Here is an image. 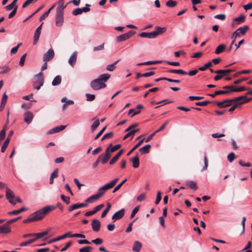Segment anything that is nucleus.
Instances as JSON below:
<instances>
[{
    "mask_svg": "<svg viewBox=\"0 0 252 252\" xmlns=\"http://www.w3.org/2000/svg\"><path fill=\"white\" fill-rule=\"evenodd\" d=\"M56 208V207L53 205L46 206L31 215L28 218L23 220V222L27 223L41 220L45 215Z\"/></svg>",
    "mask_w": 252,
    "mask_h": 252,
    "instance_id": "nucleus-1",
    "label": "nucleus"
},
{
    "mask_svg": "<svg viewBox=\"0 0 252 252\" xmlns=\"http://www.w3.org/2000/svg\"><path fill=\"white\" fill-rule=\"evenodd\" d=\"M119 180V178H117L111 181L110 183L105 185L103 187L100 188L98 189L97 194L100 197L102 196L105 193V192L112 188H113Z\"/></svg>",
    "mask_w": 252,
    "mask_h": 252,
    "instance_id": "nucleus-2",
    "label": "nucleus"
},
{
    "mask_svg": "<svg viewBox=\"0 0 252 252\" xmlns=\"http://www.w3.org/2000/svg\"><path fill=\"white\" fill-rule=\"evenodd\" d=\"M252 99V98H248L246 96H240L231 99V103H235L233 106H235V108L236 109L241 105L249 102Z\"/></svg>",
    "mask_w": 252,
    "mask_h": 252,
    "instance_id": "nucleus-3",
    "label": "nucleus"
},
{
    "mask_svg": "<svg viewBox=\"0 0 252 252\" xmlns=\"http://www.w3.org/2000/svg\"><path fill=\"white\" fill-rule=\"evenodd\" d=\"M44 78L43 73L40 72L36 74L34 77V81L33 82V88L37 90L40 89V87L43 85Z\"/></svg>",
    "mask_w": 252,
    "mask_h": 252,
    "instance_id": "nucleus-4",
    "label": "nucleus"
},
{
    "mask_svg": "<svg viewBox=\"0 0 252 252\" xmlns=\"http://www.w3.org/2000/svg\"><path fill=\"white\" fill-rule=\"evenodd\" d=\"M90 86L94 90H98L106 87V85L104 83L101 82L98 79L93 80L91 82Z\"/></svg>",
    "mask_w": 252,
    "mask_h": 252,
    "instance_id": "nucleus-5",
    "label": "nucleus"
},
{
    "mask_svg": "<svg viewBox=\"0 0 252 252\" xmlns=\"http://www.w3.org/2000/svg\"><path fill=\"white\" fill-rule=\"evenodd\" d=\"M5 197L9 202L11 204L15 205L16 204V202L14 200V198L15 197L14 192L7 188L6 189Z\"/></svg>",
    "mask_w": 252,
    "mask_h": 252,
    "instance_id": "nucleus-6",
    "label": "nucleus"
},
{
    "mask_svg": "<svg viewBox=\"0 0 252 252\" xmlns=\"http://www.w3.org/2000/svg\"><path fill=\"white\" fill-rule=\"evenodd\" d=\"M55 54L53 49H50L43 57V60L45 62H47L52 59L54 57Z\"/></svg>",
    "mask_w": 252,
    "mask_h": 252,
    "instance_id": "nucleus-7",
    "label": "nucleus"
},
{
    "mask_svg": "<svg viewBox=\"0 0 252 252\" xmlns=\"http://www.w3.org/2000/svg\"><path fill=\"white\" fill-rule=\"evenodd\" d=\"M13 131L12 130H11L9 133H8V135L6 138V139H5V140L4 141V143H3L2 146H1V152L2 153H3L5 152L9 142H10V138L13 135Z\"/></svg>",
    "mask_w": 252,
    "mask_h": 252,
    "instance_id": "nucleus-8",
    "label": "nucleus"
},
{
    "mask_svg": "<svg viewBox=\"0 0 252 252\" xmlns=\"http://www.w3.org/2000/svg\"><path fill=\"white\" fill-rule=\"evenodd\" d=\"M11 227L6 222L4 224L0 226V234H8L11 232Z\"/></svg>",
    "mask_w": 252,
    "mask_h": 252,
    "instance_id": "nucleus-9",
    "label": "nucleus"
},
{
    "mask_svg": "<svg viewBox=\"0 0 252 252\" xmlns=\"http://www.w3.org/2000/svg\"><path fill=\"white\" fill-rule=\"evenodd\" d=\"M111 157L110 154H109L108 151L105 150V152L104 154H101L98 158H100V160L101 161L102 164H105Z\"/></svg>",
    "mask_w": 252,
    "mask_h": 252,
    "instance_id": "nucleus-10",
    "label": "nucleus"
},
{
    "mask_svg": "<svg viewBox=\"0 0 252 252\" xmlns=\"http://www.w3.org/2000/svg\"><path fill=\"white\" fill-rule=\"evenodd\" d=\"M63 13H56V25L58 27H60L63 25Z\"/></svg>",
    "mask_w": 252,
    "mask_h": 252,
    "instance_id": "nucleus-11",
    "label": "nucleus"
},
{
    "mask_svg": "<svg viewBox=\"0 0 252 252\" xmlns=\"http://www.w3.org/2000/svg\"><path fill=\"white\" fill-rule=\"evenodd\" d=\"M125 209H122L119 211L116 212L112 216V219L116 220L122 219L125 215Z\"/></svg>",
    "mask_w": 252,
    "mask_h": 252,
    "instance_id": "nucleus-12",
    "label": "nucleus"
},
{
    "mask_svg": "<svg viewBox=\"0 0 252 252\" xmlns=\"http://www.w3.org/2000/svg\"><path fill=\"white\" fill-rule=\"evenodd\" d=\"M87 203H76L68 207V211L71 212L73 210L81 208L87 207L88 206Z\"/></svg>",
    "mask_w": 252,
    "mask_h": 252,
    "instance_id": "nucleus-13",
    "label": "nucleus"
},
{
    "mask_svg": "<svg viewBox=\"0 0 252 252\" xmlns=\"http://www.w3.org/2000/svg\"><path fill=\"white\" fill-rule=\"evenodd\" d=\"M92 227L94 231H99L100 228V222L99 220L96 219L93 220L92 222Z\"/></svg>",
    "mask_w": 252,
    "mask_h": 252,
    "instance_id": "nucleus-14",
    "label": "nucleus"
},
{
    "mask_svg": "<svg viewBox=\"0 0 252 252\" xmlns=\"http://www.w3.org/2000/svg\"><path fill=\"white\" fill-rule=\"evenodd\" d=\"M43 23L36 29L33 37V43L36 44L37 41L39 39L40 34L41 33V31L42 29V26L43 25Z\"/></svg>",
    "mask_w": 252,
    "mask_h": 252,
    "instance_id": "nucleus-15",
    "label": "nucleus"
},
{
    "mask_svg": "<svg viewBox=\"0 0 252 252\" xmlns=\"http://www.w3.org/2000/svg\"><path fill=\"white\" fill-rule=\"evenodd\" d=\"M231 99H225L222 101L215 102V103L220 108L229 107L231 105Z\"/></svg>",
    "mask_w": 252,
    "mask_h": 252,
    "instance_id": "nucleus-16",
    "label": "nucleus"
},
{
    "mask_svg": "<svg viewBox=\"0 0 252 252\" xmlns=\"http://www.w3.org/2000/svg\"><path fill=\"white\" fill-rule=\"evenodd\" d=\"M33 117V114L30 111H26L24 114V121L28 124L32 122Z\"/></svg>",
    "mask_w": 252,
    "mask_h": 252,
    "instance_id": "nucleus-17",
    "label": "nucleus"
},
{
    "mask_svg": "<svg viewBox=\"0 0 252 252\" xmlns=\"http://www.w3.org/2000/svg\"><path fill=\"white\" fill-rule=\"evenodd\" d=\"M121 147V145L120 144L116 145L114 146H112V144H110L106 149V150L108 151V152L111 155V153H113L118 149H119Z\"/></svg>",
    "mask_w": 252,
    "mask_h": 252,
    "instance_id": "nucleus-18",
    "label": "nucleus"
},
{
    "mask_svg": "<svg viewBox=\"0 0 252 252\" xmlns=\"http://www.w3.org/2000/svg\"><path fill=\"white\" fill-rule=\"evenodd\" d=\"M66 126H63V125H61V126H56V127H55L50 129L47 132V133L49 134H53V133L59 132H60L61 131H62L64 129H65Z\"/></svg>",
    "mask_w": 252,
    "mask_h": 252,
    "instance_id": "nucleus-19",
    "label": "nucleus"
},
{
    "mask_svg": "<svg viewBox=\"0 0 252 252\" xmlns=\"http://www.w3.org/2000/svg\"><path fill=\"white\" fill-rule=\"evenodd\" d=\"M139 36L144 38H155L157 36V34L154 33L153 32H141Z\"/></svg>",
    "mask_w": 252,
    "mask_h": 252,
    "instance_id": "nucleus-20",
    "label": "nucleus"
},
{
    "mask_svg": "<svg viewBox=\"0 0 252 252\" xmlns=\"http://www.w3.org/2000/svg\"><path fill=\"white\" fill-rule=\"evenodd\" d=\"M77 57V53L74 52L71 55V56L70 57V58L68 60V63L72 67H73L76 63Z\"/></svg>",
    "mask_w": 252,
    "mask_h": 252,
    "instance_id": "nucleus-21",
    "label": "nucleus"
},
{
    "mask_svg": "<svg viewBox=\"0 0 252 252\" xmlns=\"http://www.w3.org/2000/svg\"><path fill=\"white\" fill-rule=\"evenodd\" d=\"M142 246V244L140 242L138 241H135L133 244L132 251L135 252H139L141 250Z\"/></svg>",
    "mask_w": 252,
    "mask_h": 252,
    "instance_id": "nucleus-22",
    "label": "nucleus"
},
{
    "mask_svg": "<svg viewBox=\"0 0 252 252\" xmlns=\"http://www.w3.org/2000/svg\"><path fill=\"white\" fill-rule=\"evenodd\" d=\"M124 151L121 150L119 152L110 160L109 164L112 165L115 163L119 158L123 154Z\"/></svg>",
    "mask_w": 252,
    "mask_h": 252,
    "instance_id": "nucleus-23",
    "label": "nucleus"
},
{
    "mask_svg": "<svg viewBox=\"0 0 252 252\" xmlns=\"http://www.w3.org/2000/svg\"><path fill=\"white\" fill-rule=\"evenodd\" d=\"M231 70L230 69H220L215 71V73L218 74H221L222 77L228 76L229 73L231 72Z\"/></svg>",
    "mask_w": 252,
    "mask_h": 252,
    "instance_id": "nucleus-24",
    "label": "nucleus"
},
{
    "mask_svg": "<svg viewBox=\"0 0 252 252\" xmlns=\"http://www.w3.org/2000/svg\"><path fill=\"white\" fill-rule=\"evenodd\" d=\"M100 197L99 196V195L97 194V193L93 195L88 198H87L85 201L86 202L88 203H93L95 201L97 200L98 199H99Z\"/></svg>",
    "mask_w": 252,
    "mask_h": 252,
    "instance_id": "nucleus-25",
    "label": "nucleus"
},
{
    "mask_svg": "<svg viewBox=\"0 0 252 252\" xmlns=\"http://www.w3.org/2000/svg\"><path fill=\"white\" fill-rule=\"evenodd\" d=\"M150 148L151 145L148 144L140 148L139 149V151L142 154H146L149 153Z\"/></svg>",
    "mask_w": 252,
    "mask_h": 252,
    "instance_id": "nucleus-26",
    "label": "nucleus"
},
{
    "mask_svg": "<svg viewBox=\"0 0 252 252\" xmlns=\"http://www.w3.org/2000/svg\"><path fill=\"white\" fill-rule=\"evenodd\" d=\"M59 5L57 8V12L63 13V9L66 7L67 4L63 5V0H61L59 2Z\"/></svg>",
    "mask_w": 252,
    "mask_h": 252,
    "instance_id": "nucleus-27",
    "label": "nucleus"
},
{
    "mask_svg": "<svg viewBox=\"0 0 252 252\" xmlns=\"http://www.w3.org/2000/svg\"><path fill=\"white\" fill-rule=\"evenodd\" d=\"M50 229H49L45 231H43L41 233H34V236H35V237L34 239H36V241L39 238H41L46 235H47L49 232L50 231Z\"/></svg>",
    "mask_w": 252,
    "mask_h": 252,
    "instance_id": "nucleus-28",
    "label": "nucleus"
},
{
    "mask_svg": "<svg viewBox=\"0 0 252 252\" xmlns=\"http://www.w3.org/2000/svg\"><path fill=\"white\" fill-rule=\"evenodd\" d=\"M132 162V165L134 168H137L139 166V159L137 156H135L130 159Z\"/></svg>",
    "mask_w": 252,
    "mask_h": 252,
    "instance_id": "nucleus-29",
    "label": "nucleus"
},
{
    "mask_svg": "<svg viewBox=\"0 0 252 252\" xmlns=\"http://www.w3.org/2000/svg\"><path fill=\"white\" fill-rule=\"evenodd\" d=\"M27 210V209L25 207H22L20 209L13 210L10 212H8V214L9 215H17L24 211Z\"/></svg>",
    "mask_w": 252,
    "mask_h": 252,
    "instance_id": "nucleus-30",
    "label": "nucleus"
},
{
    "mask_svg": "<svg viewBox=\"0 0 252 252\" xmlns=\"http://www.w3.org/2000/svg\"><path fill=\"white\" fill-rule=\"evenodd\" d=\"M110 77V75L108 74H103L100 75L97 78L101 82H106Z\"/></svg>",
    "mask_w": 252,
    "mask_h": 252,
    "instance_id": "nucleus-31",
    "label": "nucleus"
},
{
    "mask_svg": "<svg viewBox=\"0 0 252 252\" xmlns=\"http://www.w3.org/2000/svg\"><path fill=\"white\" fill-rule=\"evenodd\" d=\"M67 237H70V232H68V233H66L65 234H64L63 235H62V236H60L57 238H56L54 239H53L51 242H56V241H59V240H61L62 239H64Z\"/></svg>",
    "mask_w": 252,
    "mask_h": 252,
    "instance_id": "nucleus-32",
    "label": "nucleus"
},
{
    "mask_svg": "<svg viewBox=\"0 0 252 252\" xmlns=\"http://www.w3.org/2000/svg\"><path fill=\"white\" fill-rule=\"evenodd\" d=\"M145 139L143 138L139 141L138 143L127 153V156H130L136 149H137L144 142Z\"/></svg>",
    "mask_w": 252,
    "mask_h": 252,
    "instance_id": "nucleus-33",
    "label": "nucleus"
},
{
    "mask_svg": "<svg viewBox=\"0 0 252 252\" xmlns=\"http://www.w3.org/2000/svg\"><path fill=\"white\" fill-rule=\"evenodd\" d=\"M168 72L171 73L180 74L182 75H187V72L184 71L182 69H170L168 70Z\"/></svg>",
    "mask_w": 252,
    "mask_h": 252,
    "instance_id": "nucleus-34",
    "label": "nucleus"
},
{
    "mask_svg": "<svg viewBox=\"0 0 252 252\" xmlns=\"http://www.w3.org/2000/svg\"><path fill=\"white\" fill-rule=\"evenodd\" d=\"M225 48H226V46L225 45L220 44L217 47L215 53L216 54H219L222 53L224 51V50L225 49Z\"/></svg>",
    "mask_w": 252,
    "mask_h": 252,
    "instance_id": "nucleus-35",
    "label": "nucleus"
},
{
    "mask_svg": "<svg viewBox=\"0 0 252 252\" xmlns=\"http://www.w3.org/2000/svg\"><path fill=\"white\" fill-rule=\"evenodd\" d=\"M187 185L191 189L196 190L197 189V186L196 183L193 181H189L187 182Z\"/></svg>",
    "mask_w": 252,
    "mask_h": 252,
    "instance_id": "nucleus-36",
    "label": "nucleus"
},
{
    "mask_svg": "<svg viewBox=\"0 0 252 252\" xmlns=\"http://www.w3.org/2000/svg\"><path fill=\"white\" fill-rule=\"evenodd\" d=\"M156 31L155 32H153L157 34V36H158L159 34L164 32L166 30V28H164V27L161 28V27H157L156 28Z\"/></svg>",
    "mask_w": 252,
    "mask_h": 252,
    "instance_id": "nucleus-37",
    "label": "nucleus"
},
{
    "mask_svg": "<svg viewBox=\"0 0 252 252\" xmlns=\"http://www.w3.org/2000/svg\"><path fill=\"white\" fill-rule=\"evenodd\" d=\"M62 78L60 76L58 75L55 77L52 81V84L53 86H57L61 83Z\"/></svg>",
    "mask_w": 252,
    "mask_h": 252,
    "instance_id": "nucleus-38",
    "label": "nucleus"
},
{
    "mask_svg": "<svg viewBox=\"0 0 252 252\" xmlns=\"http://www.w3.org/2000/svg\"><path fill=\"white\" fill-rule=\"evenodd\" d=\"M229 92L224 91L222 90L217 91L214 94H210L209 95L212 97H214L217 95L228 94Z\"/></svg>",
    "mask_w": 252,
    "mask_h": 252,
    "instance_id": "nucleus-39",
    "label": "nucleus"
},
{
    "mask_svg": "<svg viewBox=\"0 0 252 252\" xmlns=\"http://www.w3.org/2000/svg\"><path fill=\"white\" fill-rule=\"evenodd\" d=\"M249 28L247 26H244L242 27H240L238 28L236 31L239 32V33H241L242 34L244 35L246 32L247 31L249 30Z\"/></svg>",
    "mask_w": 252,
    "mask_h": 252,
    "instance_id": "nucleus-40",
    "label": "nucleus"
},
{
    "mask_svg": "<svg viewBox=\"0 0 252 252\" xmlns=\"http://www.w3.org/2000/svg\"><path fill=\"white\" fill-rule=\"evenodd\" d=\"M236 88L235 86L230 85V86H224L222 87V88L225 90H223L224 91L229 92L228 94H230L231 92H234V88Z\"/></svg>",
    "mask_w": 252,
    "mask_h": 252,
    "instance_id": "nucleus-41",
    "label": "nucleus"
},
{
    "mask_svg": "<svg viewBox=\"0 0 252 252\" xmlns=\"http://www.w3.org/2000/svg\"><path fill=\"white\" fill-rule=\"evenodd\" d=\"M111 204L110 203H107L106 208L103 211V212L102 213V214L101 215V218H103L106 216V215L108 213V211L111 209Z\"/></svg>",
    "mask_w": 252,
    "mask_h": 252,
    "instance_id": "nucleus-42",
    "label": "nucleus"
},
{
    "mask_svg": "<svg viewBox=\"0 0 252 252\" xmlns=\"http://www.w3.org/2000/svg\"><path fill=\"white\" fill-rule=\"evenodd\" d=\"M100 123L99 119H96L91 126V130L92 132L94 131L96 128L99 126Z\"/></svg>",
    "mask_w": 252,
    "mask_h": 252,
    "instance_id": "nucleus-43",
    "label": "nucleus"
},
{
    "mask_svg": "<svg viewBox=\"0 0 252 252\" xmlns=\"http://www.w3.org/2000/svg\"><path fill=\"white\" fill-rule=\"evenodd\" d=\"M128 38V36L126 33H124L120 36H117V39L118 42H122L125 41Z\"/></svg>",
    "mask_w": 252,
    "mask_h": 252,
    "instance_id": "nucleus-44",
    "label": "nucleus"
},
{
    "mask_svg": "<svg viewBox=\"0 0 252 252\" xmlns=\"http://www.w3.org/2000/svg\"><path fill=\"white\" fill-rule=\"evenodd\" d=\"M93 248L91 246H85L79 250V252H92Z\"/></svg>",
    "mask_w": 252,
    "mask_h": 252,
    "instance_id": "nucleus-45",
    "label": "nucleus"
},
{
    "mask_svg": "<svg viewBox=\"0 0 252 252\" xmlns=\"http://www.w3.org/2000/svg\"><path fill=\"white\" fill-rule=\"evenodd\" d=\"M119 61V60H118L113 63L107 65L106 70L110 71H113L116 68L115 65L118 63Z\"/></svg>",
    "mask_w": 252,
    "mask_h": 252,
    "instance_id": "nucleus-46",
    "label": "nucleus"
},
{
    "mask_svg": "<svg viewBox=\"0 0 252 252\" xmlns=\"http://www.w3.org/2000/svg\"><path fill=\"white\" fill-rule=\"evenodd\" d=\"M213 65L212 63L211 62H209L204 64L203 66H201L199 68V70L200 71H205L208 68L212 66Z\"/></svg>",
    "mask_w": 252,
    "mask_h": 252,
    "instance_id": "nucleus-47",
    "label": "nucleus"
},
{
    "mask_svg": "<svg viewBox=\"0 0 252 252\" xmlns=\"http://www.w3.org/2000/svg\"><path fill=\"white\" fill-rule=\"evenodd\" d=\"M127 181V179H125V180H124L123 181H122L119 185H118L113 189L112 192L113 193H115L116 192L117 190H118L121 188V187L126 182V181Z\"/></svg>",
    "mask_w": 252,
    "mask_h": 252,
    "instance_id": "nucleus-48",
    "label": "nucleus"
},
{
    "mask_svg": "<svg viewBox=\"0 0 252 252\" xmlns=\"http://www.w3.org/2000/svg\"><path fill=\"white\" fill-rule=\"evenodd\" d=\"M16 7H17V8H18L17 4L14 3L13 2H12L10 4L5 6V8L6 10L10 11L12 9L15 8Z\"/></svg>",
    "mask_w": 252,
    "mask_h": 252,
    "instance_id": "nucleus-49",
    "label": "nucleus"
},
{
    "mask_svg": "<svg viewBox=\"0 0 252 252\" xmlns=\"http://www.w3.org/2000/svg\"><path fill=\"white\" fill-rule=\"evenodd\" d=\"M177 2L176 1L169 0L166 2V5L169 7H174L176 6Z\"/></svg>",
    "mask_w": 252,
    "mask_h": 252,
    "instance_id": "nucleus-50",
    "label": "nucleus"
},
{
    "mask_svg": "<svg viewBox=\"0 0 252 252\" xmlns=\"http://www.w3.org/2000/svg\"><path fill=\"white\" fill-rule=\"evenodd\" d=\"M251 72V70H244L241 71H238L234 75V77H237L240 74H248Z\"/></svg>",
    "mask_w": 252,
    "mask_h": 252,
    "instance_id": "nucleus-51",
    "label": "nucleus"
},
{
    "mask_svg": "<svg viewBox=\"0 0 252 252\" xmlns=\"http://www.w3.org/2000/svg\"><path fill=\"white\" fill-rule=\"evenodd\" d=\"M35 241H36V239L33 238V239L29 240L27 241L21 243L20 246H21V247L26 246L29 244H31L32 243L34 242Z\"/></svg>",
    "mask_w": 252,
    "mask_h": 252,
    "instance_id": "nucleus-52",
    "label": "nucleus"
},
{
    "mask_svg": "<svg viewBox=\"0 0 252 252\" xmlns=\"http://www.w3.org/2000/svg\"><path fill=\"white\" fill-rule=\"evenodd\" d=\"M245 16L243 15H241L239 17L235 18L233 20L235 22H238L239 23H243L245 21Z\"/></svg>",
    "mask_w": 252,
    "mask_h": 252,
    "instance_id": "nucleus-53",
    "label": "nucleus"
},
{
    "mask_svg": "<svg viewBox=\"0 0 252 252\" xmlns=\"http://www.w3.org/2000/svg\"><path fill=\"white\" fill-rule=\"evenodd\" d=\"M113 135V133L112 132L106 133L102 137L101 140L103 141L105 139L111 138L112 137Z\"/></svg>",
    "mask_w": 252,
    "mask_h": 252,
    "instance_id": "nucleus-54",
    "label": "nucleus"
},
{
    "mask_svg": "<svg viewBox=\"0 0 252 252\" xmlns=\"http://www.w3.org/2000/svg\"><path fill=\"white\" fill-rule=\"evenodd\" d=\"M211 103V101L207 100V101H201V102H197L195 103V105L196 106H206L207 104H210Z\"/></svg>",
    "mask_w": 252,
    "mask_h": 252,
    "instance_id": "nucleus-55",
    "label": "nucleus"
},
{
    "mask_svg": "<svg viewBox=\"0 0 252 252\" xmlns=\"http://www.w3.org/2000/svg\"><path fill=\"white\" fill-rule=\"evenodd\" d=\"M204 166L202 169V171H205L207 169L208 166V160L207 159V158L206 155L204 156Z\"/></svg>",
    "mask_w": 252,
    "mask_h": 252,
    "instance_id": "nucleus-56",
    "label": "nucleus"
},
{
    "mask_svg": "<svg viewBox=\"0 0 252 252\" xmlns=\"http://www.w3.org/2000/svg\"><path fill=\"white\" fill-rule=\"evenodd\" d=\"M214 18L221 21H224L226 18V16L224 14H220L216 15Z\"/></svg>",
    "mask_w": 252,
    "mask_h": 252,
    "instance_id": "nucleus-57",
    "label": "nucleus"
},
{
    "mask_svg": "<svg viewBox=\"0 0 252 252\" xmlns=\"http://www.w3.org/2000/svg\"><path fill=\"white\" fill-rule=\"evenodd\" d=\"M22 45V43H19L16 47L12 48L11 49L10 52L11 54H14L17 53L19 48Z\"/></svg>",
    "mask_w": 252,
    "mask_h": 252,
    "instance_id": "nucleus-58",
    "label": "nucleus"
},
{
    "mask_svg": "<svg viewBox=\"0 0 252 252\" xmlns=\"http://www.w3.org/2000/svg\"><path fill=\"white\" fill-rule=\"evenodd\" d=\"M237 37H240V33L237 31H236L234 32L232 36V38L233 39L232 44H234Z\"/></svg>",
    "mask_w": 252,
    "mask_h": 252,
    "instance_id": "nucleus-59",
    "label": "nucleus"
},
{
    "mask_svg": "<svg viewBox=\"0 0 252 252\" xmlns=\"http://www.w3.org/2000/svg\"><path fill=\"white\" fill-rule=\"evenodd\" d=\"M161 199V193L160 191H158L157 193V198L155 201L156 204H158Z\"/></svg>",
    "mask_w": 252,
    "mask_h": 252,
    "instance_id": "nucleus-60",
    "label": "nucleus"
},
{
    "mask_svg": "<svg viewBox=\"0 0 252 252\" xmlns=\"http://www.w3.org/2000/svg\"><path fill=\"white\" fill-rule=\"evenodd\" d=\"M82 13L81 8H78L74 9L72 11V14L74 16L78 15Z\"/></svg>",
    "mask_w": 252,
    "mask_h": 252,
    "instance_id": "nucleus-61",
    "label": "nucleus"
},
{
    "mask_svg": "<svg viewBox=\"0 0 252 252\" xmlns=\"http://www.w3.org/2000/svg\"><path fill=\"white\" fill-rule=\"evenodd\" d=\"M50 13V10H48L46 12H45L42 15L40 16L39 19V21H42L44 20L46 18H47L48 16Z\"/></svg>",
    "mask_w": 252,
    "mask_h": 252,
    "instance_id": "nucleus-62",
    "label": "nucleus"
},
{
    "mask_svg": "<svg viewBox=\"0 0 252 252\" xmlns=\"http://www.w3.org/2000/svg\"><path fill=\"white\" fill-rule=\"evenodd\" d=\"M139 206H137L136 207H135L132 210L131 213V215H130V218H133L135 214L138 212V211H139Z\"/></svg>",
    "mask_w": 252,
    "mask_h": 252,
    "instance_id": "nucleus-63",
    "label": "nucleus"
},
{
    "mask_svg": "<svg viewBox=\"0 0 252 252\" xmlns=\"http://www.w3.org/2000/svg\"><path fill=\"white\" fill-rule=\"evenodd\" d=\"M227 159L229 161V162H232L234 158H235V154L234 153L232 152L230 153L227 156Z\"/></svg>",
    "mask_w": 252,
    "mask_h": 252,
    "instance_id": "nucleus-64",
    "label": "nucleus"
}]
</instances>
